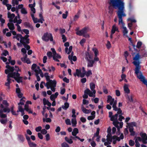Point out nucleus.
Segmentation results:
<instances>
[{"instance_id":"obj_1","label":"nucleus","mask_w":147,"mask_h":147,"mask_svg":"<svg viewBox=\"0 0 147 147\" xmlns=\"http://www.w3.org/2000/svg\"><path fill=\"white\" fill-rule=\"evenodd\" d=\"M107 102L108 103L110 102V105H113L112 107L113 110L115 111H118L116 114L111 117L110 120L113 121V124L117 128L118 130H119L120 128H122L123 124V122H119L117 119L118 115L122 114V111L120 108H118L116 106L117 101L116 100H115L114 98H113L110 95L108 96Z\"/></svg>"},{"instance_id":"obj_2","label":"nucleus","mask_w":147,"mask_h":147,"mask_svg":"<svg viewBox=\"0 0 147 147\" xmlns=\"http://www.w3.org/2000/svg\"><path fill=\"white\" fill-rule=\"evenodd\" d=\"M113 6L115 8H118V10L117 12V14L119 18V24H122V27L123 30V32L124 34H126L128 32L127 28L124 26V24L123 21L122 17H125L126 15L124 12V3L122 2Z\"/></svg>"},{"instance_id":"obj_3","label":"nucleus","mask_w":147,"mask_h":147,"mask_svg":"<svg viewBox=\"0 0 147 147\" xmlns=\"http://www.w3.org/2000/svg\"><path fill=\"white\" fill-rule=\"evenodd\" d=\"M19 73L18 72H11L8 74L7 75V82H5V85L7 86V88L8 89L10 88V84L11 82V79L10 78H12L14 79L16 76H19Z\"/></svg>"},{"instance_id":"obj_4","label":"nucleus","mask_w":147,"mask_h":147,"mask_svg":"<svg viewBox=\"0 0 147 147\" xmlns=\"http://www.w3.org/2000/svg\"><path fill=\"white\" fill-rule=\"evenodd\" d=\"M57 82L55 80H50L49 82H47L45 86L47 87V89L51 88V90L53 92L55 91V87L56 86Z\"/></svg>"},{"instance_id":"obj_5","label":"nucleus","mask_w":147,"mask_h":147,"mask_svg":"<svg viewBox=\"0 0 147 147\" xmlns=\"http://www.w3.org/2000/svg\"><path fill=\"white\" fill-rule=\"evenodd\" d=\"M29 37L28 35H26L24 37H22L21 34H17L16 39L19 40L20 38V42L21 43H26L28 44L29 43V39L28 38Z\"/></svg>"},{"instance_id":"obj_6","label":"nucleus","mask_w":147,"mask_h":147,"mask_svg":"<svg viewBox=\"0 0 147 147\" xmlns=\"http://www.w3.org/2000/svg\"><path fill=\"white\" fill-rule=\"evenodd\" d=\"M0 107L1 108L0 109V117L2 118H4L6 117L7 115L3 114V113H9L10 111V109L7 108H3L4 105L2 104H0Z\"/></svg>"},{"instance_id":"obj_7","label":"nucleus","mask_w":147,"mask_h":147,"mask_svg":"<svg viewBox=\"0 0 147 147\" xmlns=\"http://www.w3.org/2000/svg\"><path fill=\"white\" fill-rule=\"evenodd\" d=\"M42 39L46 42H48L49 40L53 42V44H55V42L53 41V37L52 34L50 33L46 32L44 34V35L42 37Z\"/></svg>"},{"instance_id":"obj_8","label":"nucleus","mask_w":147,"mask_h":147,"mask_svg":"<svg viewBox=\"0 0 147 147\" xmlns=\"http://www.w3.org/2000/svg\"><path fill=\"white\" fill-rule=\"evenodd\" d=\"M51 50L52 51L53 53V59H55L56 58L60 59L61 58V56L60 55L57 53L54 48H51Z\"/></svg>"},{"instance_id":"obj_9","label":"nucleus","mask_w":147,"mask_h":147,"mask_svg":"<svg viewBox=\"0 0 147 147\" xmlns=\"http://www.w3.org/2000/svg\"><path fill=\"white\" fill-rule=\"evenodd\" d=\"M142 139V142L144 144H146L147 143V135L146 133H141L140 134Z\"/></svg>"},{"instance_id":"obj_10","label":"nucleus","mask_w":147,"mask_h":147,"mask_svg":"<svg viewBox=\"0 0 147 147\" xmlns=\"http://www.w3.org/2000/svg\"><path fill=\"white\" fill-rule=\"evenodd\" d=\"M122 2H123V0H111V1L109 3L113 6H115V5Z\"/></svg>"},{"instance_id":"obj_11","label":"nucleus","mask_w":147,"mask_h":147,"mask_svg":"<svg viewBox=\"0 0 147 147\" xmlns=\"http://www.w3.org/2000/svg\"><path fill=\"white\" fill-rule=\"evenodd\" d=\"M85 94H88L89 96L90 97H95V95L93 94V92H92L89 89L87 88L84 91Z\"/></svg>"},{"instance_id":"obj_12","label":"nucleus","mask_w":147,"mask_h":147,"mask_svg":"<svg viewBox=\"0 0 147 147\" xmlns=\"http://www.w3.org/2000/svg\"><path fill=\"white\" fill-rule=\"evenodd\" d=\"M19 76H16L15 80L18 83L22 82V77L20 76V74H19Z\"/></svg>"},{"instance_id":"obj_13","label":"nucleus","mask_w":147,"mask_h":147,"mask_svg":"<svg viewBox=\"0 0 147 147\" xmlns=\"http://www.w3.org/2000/svg\"><path fill=\"white\" fill-rule=\"evenodd\" d=\"M93 56L90 55L88 52H86L85 54V58L87 61L90 60L89 59H92Z\"/></svg>"},{"instance_id":"obj_14","label":"nucleus","mask_w":147,"mask_h":147,"mask_svg":"<svg viewBox=\"0 0 147 147\" xmlns=\"http://www.w3.org/2000/svg\"><path fill=\"white\" fill-rule=\"evenodd\" d=\"M112 140H113V142L114 144H116L117 141H119L120 140V138L116 136H114L112 137Z\"/></svg>"},{"instance_id":"obj_15","label":"nucleus","mask_w":147,"mask_h":147,"mask_svg":"<svg viewBox=\"0 0 147 147\" xmlns=\"http://www.w3.org/2000/svg\"><path fill=\"white\" fill-rule=\"evenodd\" d=\"M87 61H88V67H92L94 63V61H93V60H88Z\"/></svg>"},{"instance_id":"obj_16","label":"nucleus","mask_w":147,"mask_h":147,"mask_svg":"<svg viewBox=\"0 0 147 147\" xmlns=\"http://www.w3.org/2000/svg\"><path fill=\"white\" fill-rule=\"evenodd\" d=\"M7 25L9 28L11 30H14L15 28L14 24L12 23H8Z\"/></svg>"},{"instance_id":"obj_17","label":"nucleus","mask_w":147,"mask_h":147,"mask_svg":"<svg viewBox=\"0 0 147 147\" xmlns=\"http://www.w3.org/2000/svg\"><path fill=\"white\" fill-rule=\"evenodd\" d=\"M90 89L93 91L94 94H95L96 92L95 90H94L95 88V84L93 83H90Z\"/></svg>"},{"instance_id":"obj_18","label":"nucleus","mask_w":147,"mask_h":147,"mask_svg":"<svg viewBox=\"0 0 147 147\" xmlns=\"http://www.w3.org/2000/svg\"><path fill=\"white\" fill-rule=\"evenodd\" d=\"M107 140L111 143L112 141V137L111 136V134H108L107 136Z\"/></svg>"},{"instance_id":"obj_19","label":"nucleus","mask_w":147,"mask_h":147,"mask_svg":"<svg viewBox=\"0 0 147 147\" xmlns=\"http://www.w3.org/2000/svg\"><path fill=\"white\" fill-rule=\"evenodd\" d=\"M115 31L119 32L118 28L116 26L115 24H114L112 26L111 32L112 34H114Z\"/></svg>"},{"instance_id":"obj_20","label":"nucleus","mask_w":147,"mask_h":147,"mask_svg":"<svg viewBox=\"0 0 147 147\" xmlns=\"http://www.w3.org/2000/svg\"><path fill=\"white\" fill-rule=\"evenodd\" d=\"M111 1V0H110V1L109 2V4L110 5V6L109 7V13L110 14H112L113 13V9L112 8L111 6H113V7L115 9H116L112 5L110 4L109 3ZM117 9H118V8ZM117 9V8L116 9Z\"/></svg>"},{"instance_id":"obj_21","label":"nucleus","mask_w":147,"mask_h":147,"mask_svg":"<svg viewBox=\"0 0 147 147\" xmlns=\"http://www.w3.org/2000/svg\"><path fill=\"white\" fill-rule=\"evenodd\" d=\"M82 109L83 112L85 113H91L92 111L91 110L87 109L83 107H82Z\"/></svg>"},{"instance_id":"obj_22","label":"nucleus","mask_w":147,"mask_h":147,"mask_svg":"<svg viewBox=\"0 0 147 147\" xmlns=\"http://www.w3.org/2000/svg\"><path fill=\"white\" fill-rule=\"evenodd\" d=\"M78 132V129L76 128L74 129L73 131L72 132V134L73 136H76Z\"/></svg>"},{"instance_id":"obj_23","label":"nucleus","mask_w":147,"mask_h":147,"mask_svg":"<svg viewBox=\"0 0 147 147\" xmlns=\"http://www.w3.org/2000/svg\"><path fill=\"white\" fill-rule=\"evenodd\" d=\"M124 89L125 92L128 94L130 92V90L128 88V85L125 84L124 86Z\"/></svg>"},{"instance_id":"obj_24","label":"nucleus","mask_w":147,"mask_h":147,"mask_svg":"<svg viewBox=\"0 0 147 147\" xmlns=\"http://www.w3.org/2000/svg\"><path fill=\"white\" fill-rule=\"evenodd\" d=\"M34 71L36 74H38V75L39 74H40V75L41 77L43 78V73L41 69H40V71H37L36 69H35L34 70Z\"/></svg>"},{"instance_id":"obj_25","label":"nucleus","mask_w":147,"mask_h":147,"mask_svg":"<svg viewBox=\"0 0 147 147\" xmlns=\"http://www.w3.org/2000/svg\"><path fill=\"white\" fill-rule=\"evenodd\" d=\"M100 129L98 128H97L96 131L95 133L94 134L93 137L92 138V139L93 141L94 140L95 137L96 136H98L99 134Z\"/></svg>"},{"instance_id":"obj_26","label":"nucleus","mask_w":147,"mask_h":147,"mask_svg":"<svg viewBox=\"0 0 147 147\" xmlns=\"http://www.w3.org/2000/svg\"><path fill=\"white\" fill-rule=\"evenodd\" d=\"M3 104H2L3 105L5 106V107L4 106L3 108H8L9 109L8 107L9 106V104L7 102V101L6 100H3L2 102Z\"/></svg>"},{"instance_id":"obj_27","label":"nucleus","mask_w":147,"mask_h":147,"mask_svg":"<svg viewBox=\"0 0 147 147\" xmlns=\"http://www.w3.org/2000/svg\"><path fill=\"white\" fill-rule=\"evenodd\" d=\"M5 67L9 69L10 71L13 72L14 69V68L13 67H11L9 65H7Z\"/></svg>"},{"instance_id":"obj_28","label":"nucleus","mask_w":147,"mask_h":147,"mask_svg":"<svg viewBox=\"0 0 147 147\" xmlns=\"http://www.w3.org/2000/svg\"><path fill=\"white\" fill-rule=\"evenodd\" d=\"M80 12L78 11L77 13V14L73 18V20L74 21H76L80 17Z\"/></svg>"},{"instance_id":"obj_29","label":"nucleus","mask_w":147,"mask_h":147,"mask_svg":"<svg viewBox=\"0 0 147 147\" xmlns=\"http://www.w3.org/2000/svg\"><path fill=\"white\" fill-rule=\"evenodd\" d=\"M8 18H13L15 17V15L13 13L11 14L9 12L7 13Z\"/></svg>"},{"instance_id":"obj_30","label":"nucleus","mask_w":147,"mask_h":147,"mask_svg":"<svg viewBox=\"0 0 147 147\" xmlns=\"http://www.w3.org/2000/svg\"><path fill=\"white\" fill-rule=\"evenodd\" d=\"M69 104L67 102L65 103L64 105H62V108L64 110H66L69 107Z\"/></svg>"},{"instance_id":"obj_31","label":"nucleus","mask_w":147,"mask_h":147,"mask_svg":"<svg viewBox=\"0 0 147 147\" xmlns=\"http://www.w3.org/2000/svg\"><path fill=\"white\" fill-rule=\"evenodd\" d=\"M72 125L73 126L75 127L77 124V121L75 118H73L71 120Z\"/></svg>"},{"instance_id":"obj_32","label":"nucleus","mask_w":147,"mask_h":147,"mask_svg":"<svg viewBox=\"0 0 147 147\" xmlns=\"http://www.w3.org/2000/svg\"><path fill=\"white\" fill-rule=\"evenodd\" d=\"M82 31L83 34H86L88 32L89 30V28L88 27H85L82 29Z\"/></svg>"},{"instance_id":"obj_33","label":"nucleus","mask_w":147,"mask_h":147,"mask_svg":"<svg viewBox=\"0 0 147 147\" xmlns=\"http://www.w3.org/2000/svg\"><path fill=\"white\" fill-rule=\"evenodd\" d=\"M19 1L18 0H12V5L14 6L15 5H18L19 4Z\"/></svg>"},{"instance_id":"obj_34","label":"nucleus","mask_w":147,"mask_h":147,"mask_svg":"<svg viewBox=\"0 0 147 147\" xmlns=\"http://www.w3.org/2000/svg\"><path fill=\"white\" fill-rule=\"evenodd\" d=\"M44 76L46 78L47 81L49 82L50 80V76L49 75V73H46L44 74Z\"/></svg>"},{"instance_id":"obj_35","label":"nucleus","mask_w":147,"mask_h":147,"mask_svg":"<svg viewBox=\"0 0 147 147\" xmlns=\"http://www.w3.org/2000/svg\"><path fill=\"white\" fill-rule=\"evenodd\" d=\"M65 140L69 144H71L73 143V141L72 140L70 139V138H68L67 137L65 138Z\"/></svg>"},{"instance_id":"obj_36","label":"nucleus","mask_w":147,"mask_h":147,"mask_svg":"<svg viewBox=\"0 0 147 147\" xmlns=\"http://www.w3.org/2000/svg\"><path fill=\"white\" fill-rule=\"evenodd\" d=\"M2 16L1 14L0 15V22H1V26H3V24L4 23H5V20L4 19L2 18Z\"/></svg>"},{"instance_id":"obj_37","label":"nucleus","mask_w":147,"mask_h":147,"mask_svg":"<svg viewBox=\"0 0 147 147\" xmlns=\"http://www.w3.org/2000/svg\"><path fill=\"white\" fill-rule=\"evenodd\" d=\"M46 119H45V118H43V121L44 122H45L46 121V122H50L51 121V119L49 118H46Z\"/></svg>"},{"instance_id":"obj_38","label":"nucleus","mask_w":147,"mask_h":147,"mask_svg":"<svg viewBox=\"0 0 147 147\" xmlns=\"http://www.w3.org/2000/svg\"><path fill=\"white\" fill-rule=\"evenodd\" d=\"M21 12L22 13L24 14H26L27 13L26 10L24 7L21 9Z\"/></svg>"},{"instance_id":"obj_39","label":"nucleus","mask_w":147,"mask_h":147,"mask_svg":"<svg viewBox=\"0 0 147 147\" xmlns=\"http://www.w3.org/2000/svg\"><path fill=\"white\" fill-rule=\"evenodd\" d=\"M0 121L1 122V123L4 125H6L7 121V119H1V120H0Z\"/></svg>"},{"instance_id":"obj_40","label":"nucleus","mask_w":147,"mask_h":147,"mask_svg":"<svg viewBox=\"0 0 147 147\" xmlns=\"http://www.w3.org/2000/svg\"><path fill=\"white\" fill-rule=\"evenodd\" d=\"M76 34L77 35L80 36L83 35L84 34L82 30L77 31L76 32Z\"/></svg>"},{"instance_id":"obj_41","label":"nucleus","mask_w":147,"mask_h":147,"mask_svg":"<svg viewBox=\"0 0 147 147\" xmlns=\"http://www.w3.org/2000/svg\"><path fill=\"white\" fill-rule=\"evenodd\" d=\"M28 144L30 147H36V144L31 142L28 143Z\"/></svg>"},{"instance_id":"obj_42","label":"nucleus","mask_w":147,"mask_h":147,"mask_svg":"<svg viewBox=\"0 0 147 147\" xmlns=\"http://www.w3.org/2000/svg\"><path fill=\"white\" fill-rule=\"evenodd\" d=\"M127 97L128 100H129L130 102H133V100L132 98V96H129L128 95H127Z\"/></svg>"},{"instance_id":"obj_43","label":"nucleus","mask_w":147,"mask_h":147,"mask_svg":"<svg viewBox=\"0 0 147 147\" xmlns=\"http://www.w3.org/2000/svg\"><path fill=\"white\" fill-rule=\"evenodd\" d=\"M21 51L24 53V55H25V56L27 57V55L26 54V49L24 48H22L21 49Z\"/></svg>"},{"instance_id":"obj_44","label":"nucleus","mask_w":147,"mask_h":147,"mask_svg":"<svg viewBox=\"0 0 147 147\" xmlns=\"http://www.w3.org/2000/svg\"><path fill=\"white\" fill-rule=\"evenodd\" d=\"M122 113L121 114H119V118L118 119V120L120 121H122V119H125L124 117L122 116Z\"/></svg>"},{"instance_id":"obj_45","label":"nucleus","mask_w":147,"mask_h":147,"mask_svg":"<svg viewBox=\"0 0 147 147\" xmlns=\"http://www.w3.org/2000/svg\"><path fill=\"white\" fill-rule=\"evenodd\" d=\"M93 51L94 52L95 56H97L98 54V51L97 49L95 48L92 49Z\"/></svg>"},{"instance_id":"obj_46","label":"nucleus","mask_w":147,"mask_h":147,"mask_svg":"<svg viewBox=\"0 0 147 147\" xmlns=\"http://www.w3.org/2000/svg\"><path fill=\"white\" fill-rule=\"evenodd\" d=\"M68 13V11H66L65 12V13H63L62 14V17L63 19H66V18Z\"/></svg>"},{"instance_id":"obj_47","label":"nucleus","mask_w":147,"mask_h":147,"mask_svg":"<svg viewBox=\"0 0 147 147\" xmlns=\"http://www.w3.org/2000/svg\"><path fill=\"white\" fill-rule=\"evenodd\" d=\"M47 55L49 59H50L52 57V53L51 51H49L47 53Z\"/></svg>"},{"instance_id":"obj_48","label":"nucleus","mask_w":147,"mask_h":147,"mask_svg":"<svg viewBox=\"0 0 147 147\" xmlns=\"http://www.w3.org/2000/svg\"><path fill=\"white\" fill-rule=\"evenodd\" d=\"M22 43L24 46L26 48V49L27 50H29L30 48V46L28 45H26L25 43Z\"/></svg>"},{"instance_id":"obj_49","label":"nucleus","mask_w":147,"mask_h":147,"mask_svg":"<svg viewBox=\"0 0 147 147\" xmlns=\"http://www.w3.org/2000/svg\"><path fill=\"white\" fill-rule=\"evenodd\" d=\"M142 45V43L141 42L138 41L137 42V45H136V47L138 48H140L141 47V46Z\"/></svg>"},{"instance_id":"obj_50","label":"nucleus","mask_w":147,"mask_h":147,"mask_svg":"<svg viewBox=\"0 0 147 147\" xmlns=\"http://www.w3.org/2000/svg\"><path fill=\"white\" fill-rule=\"evenodd\" d=\"M92 74L91 71L90 70L88 71L87 72H86V75L87 76H89L90 75Z\"/></svg>"},{"instance_id":"obj_51","label":"nucleus","mask_w":147,"mask_h":147,"mask_svg":"<svg viewBox=\"0 0 147 147\" xmlns=\"http://www.w3.org/2000/svg\"><path fill=\"white\" fill-rule=\"evenodd\" d=\"M18 137L19 139L22 142L24 141L25 140L24 137L22 135H18Z\"/></svg>"},{"instance_id":"obj_52","label":"nucleus","mask_w":147,"mask_h":147,"mask_svg":"<svg viewBox=\"0 0 147 147\" xmlns=\"http://www.w3.org/2000/svg\"><path fill=\"white\" fill-rule=\"evenodd\" d=\"M134 141L131 140H129V145L131 146H133L134 144Z\"/></svg>"},{"instance_id":"obj_53","label":"nucleus","mask_w":147,"mask_h":147,"mask_svg":"<svg viewBox=\"0 0 147 147\" xmlns=\"http://www.w3.org/2000/svg\"><path fill=\"white\" fill-rule=\"evenodd\" d=\"M23 8V4H20L16 7V9H21Z\"/></svg>"},{"instance_id":"obj_54","label":"nucleus","mask_w":147,"mask_h":147,"mask_svg":"<svg viewBox=\"0 0 147 147\" xmlns=\"http://www.w3.org/2000/svg\"><path fill=\"white\" fill-rule=\"evenodd\" d=\"M61 145L62 147H69V145L65 142L62 143Z\"/></svg>"},{"instance_id":"obj_55","label":"nucleus","mask_w":147,"mask_h":147,"mask_svg":"<svg viewBox=\"0 0 147 147\" xmlns=\"http://www.w3.org/2000/svg\"><path fill=\"white\" fill-rule=\"evenodd\" d=\"M9 53L7 51V50H5L3 52L1 55H3L5 56H6L7 55H8Z\"/></svg>"},{"instance_id":"obj_56","label":"nucleus","mask_w":147,"mask_h":147,"mask_svg":"<svg viewBox=\"0 0 147 147\" xmlns=\"http://www.w3.org/2000/svg\"><path fill=\"white\" fill-rule=\"evenodd\" d=\"M135 142L136 143L135 145L136 147H140V144H139L138 141L137 140H135Z\"/></svg>"},{"instance_id":"obj_57","label":"nucleus","mask_w":147,"mask_h":147,"mask_svg":"<svg viewBox=\"0 0 147 147\" xmlns=\"http://www.w3.org/2000/svg\"><path fill=\"white\" fill-rule=\"evenodd\" d=\"M80 72H81V71L80 70H79L78 69H76V75L78 76V77L80 76Z\"/></svg>"},{"instance_id":"obj_58","label":"nucleus","mask_w":147,"mask_h":147,"mask_svg":"<svg viewBox=\"0 0 147 147\" xmlns=\"http://www.w3.org/2000/svg\"><path fill=\"white\" fill-rule=\"evenodd\" d=\"M86 40V39L85 38H83L80 41V43L82 45H83V44L85 42Z\"/></svg>"},{"instance_id":"obj_59","label":"nucleus","mask_w":147,"mask_h":147,"mask_svg":"<svg viewBox=\"0 0 147 147\" xmlns=\"http://www.w3.org/2000/svg\"><path fill=\"white\" fill-rule=\"evenodd\" d=\"M42 129V127L41 126H38L36 127L35 129V130L37 132H39L40 131H41Z\"/></svg>"},{"instance_id":"obj_60","label":"nucleus","mask_w":147,"mask_h":147,"mask_svg":"<svg viewBox=\"0 0 147 147\" xmlns=\"http://www.w3.org/2000/svg\"><path fill=\"white\" fill-rule=\"evenodd\" d=\"M65 123L67 125H71V121L69 119H67L65 120Z\"/></svg>"},{"instance_id":"obj_61","label":"nucleus","mask_w":147,"mask_h":147,"mask_svg":"<svg viewBox=\"0 0 147 147\" xmlns=\"http://www.w3.org/2000/svg\"><path fill=\"white\" fill-rule=\"evenodd\" d=\"M62 39L63 40V42H65L67 40L64 34H63L62 36Z\"/></svg>"},{"instance_id":"obj_62","label":"nucleus","mask_w":147,"mask_h":147,"mask_svg":"<svg viewBox=\"0 0 147 147\" xmlns=\"http://www.w3.org/2000/svg\"><path fill=\"white\" fill-rule=\"evenodd\" d=\"M41 133L43 134H45L47 133V131L45 129H43L41 131Z\"/></svg>"},{"instance_id":"obj_63","label":"nucleus","mask_w":147,"mask_h":147,"mask_svg":"<svg viewBox=\"0 0 147 147\" xmlns=\"http://www.w3.org/2000/svg\"><path fill=\"white\" fill-rule=\"evenodd\" d=\"M130 127H133V126H135L136 125V123L135 122H132L129 123Z\"/></svg>"},{"instance_id":"obj_64","label":"nucleus","mask_w":147,"mask_h":147,"mask_svg":"<svg viewBox=\"0 0 147 147\" xmlns=\"http://www.w3.org/2000/svg\"><path fill=\"white\" fill-rule=\"evenodd\" d=\"M24 25L25 26L29 28L30 26V24L29 22H25L24 23Z\"/></svg>"}]
</instances>
